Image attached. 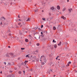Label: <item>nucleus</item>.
I'll return each instance as SVG.
<instances>
[{"label": "nucleus", "mask_w": 77, "mask_h": 77, "mask_svg": "<svg viewBox=\"0 0 77 77\" xmlns=\"http://www.w3.org/2000/svg\"><path fill=\"white\" fill-rule=\"evenodd\" d=\"M40 59V61H41L42 65H44L45 64L43 62V60H44V62H45V63L47 62V60H46V58H45V57L44 56H41Z\"/></svg>", "instance_id": "obj_1"}, {"label": "nucleus", "mask_w": 77, "mask_h": 77, "mask_svg": "<svg viewBox=\"0 0 77 77\" xmlns=\"http://www.w3.org/2000/svg\"><path fill=\"white\" fill-rule=\"evenodd\" d=\"M61 44H62V42H60V43L58 44V45H61Z\"/></svg>", "instance_id": "obj_7"}, {"label": "nucleus", "mask_w": 77, "mask_h": 77, "mask_svg": "<svg viewBox=\"0 0 77 77\" xmlns=\"http://www.w3.org/2000/svg\"><path fill=\"white\" fill-rule=\"evenodd\" d=\"M47 74H50V71H48L47 72Z\"/></svg>", "instance_id": "obj_24"}, {"label": "nucleus", "mask_w": 77, "mask_h": 77, "mask_svg": "<svg viewBox=\"0 0 77 77\" xmlns=\"http://www.w3.org/2000/svg\"><path fill=\"white\" fill-rule=\"evenodd\" d=\"M59 57V56H58V57Z\"/></svg>", "instance_id": "obj_50"}, {"label": "nucleus", "mask_w": 77, "mask_h": 77, "mask_svg": "<svg viewBox=\"0 0 77 77\" xmlns=\"http://www.w3.org/2000/svg\"><path fill=\"white\" fill-rule=\"evenodd\" d=\"M28 62V61H25V62H24L25 65H26V63H27V62Z\"/></svg>", "instance_id": "obj_17"}, {"label": "nucleus", "mask_w": 77, "mask_h": 77, "mask_svg": "<svg viewBox=\"0 0 77 77\" xmlns=\"http://www.w3.org/2000/svg\"><path fill=\"white\" fill-rule=\"evenodd\" d=\"M51 10H52V11H53L54 9V7H52L51 8Z\"/></svg>", "instance_id": "obj_4"}, {"label": "nucleus", "mask_w": 77, "mask_h": 77, "mask_svg": "<svg viewBox=\"0 0 77 77\" xmlns=\"http://www.w3.org/2000/svg\"><path fill=\"white\" fill-rule=\"evenodd\" d=\"M32 60H36V57L34 56L32 58Z\"/></svg>", "instance_id": "obj_5"}, {"label": "nucleus", "mask_w": 77, "mask_h": 77, "mask_svg": "<svg viewBox=\"0 0 77 77\" xmlns=\"http://www.w3.org/2000/svg\"><path fill=\"white\" fill-rule=\"evenodd\" d=\"M41 38L42 39V38H43L44 37V35H41Z\"/></svg>", "instance_id": "obj_21"}, {"label": "nucleus", "mask_w": 77, "mask_h": 77, "mask_svg": "<svg viewBox=\"0 0 77 77\" xmlns=\"http://www.w3.org/2000/svg\"><path fill=\"white\" fill-rule=\"evenodd\" d=\"M30 21V20L29 18H28L27 20H26V21Z\"/></svg>", "instance_id": "obj_18"}, {"label": "nucleus", "mask_w": 77, "mask_h": 77, "mask_svg": "<svg viewBox=\"0 0 77 77\" xmlns=\"http://www.w3.org/2000/svg\"><path fill=\"white\" fill-rule=\"evenodd\" d=\"M55 76H56V75H54V77H55Z\"/></svg>", "instance_id": "obj_40"}, {"label": "nucleus", "mask_w": 77, "mask_h": 77, "mask_svg": "<svg viewBox=\"0 0 77 77\" xmlns=\"http://www.w3.org/2000/svg\"><path fill=\"white\" fill-rule=\"evenodd\" d=\"M58 12H59V11H58Z\"/></svg>", "instance_id": "obj_55"}, {"label": "nucleus", "mask_w": 77, "mask_h": 77, "mask_svg": "<svg viewBox=\"0 0 77 77\" xmlns=\"http://www.w3.org/2000/svg\"><path fill=\"white\" fill-rule=\"evenodd\" d=\"M23 72L24 73H24H25V71H23Z\"/></svg>", "instance_id": "obj_33"}, {"label": "nucleus", "mask_w": 77, "mask_h": 77, "mask_svg": "<svg viewBox=\"0 0 77 77\" xmlns=\"http://www.w3.org/2000/svg\"><path fill=\"white\" fill-rule=\"evenodd\" d=\"M72 11V8H71L70 9H69V12H71V11Z\"/></svg>", "instance_id": "obj_14"}, {"label": "nucleus", "mask_w": 77, "mask_h": 77, "mask_svg": "<svg viewBox=\"0 0 77 77\" xmlns=\"http://www.w3.org/2000/svg\"><path fill=\"white\" fill-rule=\"evenodd\" d=\"M60 14H61V12H60Z\"/></svg>", "instance_id": "obj_51"}, {"label": "nucleus", "mask_w": 77, "mask_h": 77, "mask_svg": "<svg viewBox=\"0 0 77 77\" xmlns=\"http://www.w3.org/2000/svg\"><path fill=\"white\" fill-rule=\"evenodd\" d=\"M10 54L12 56H14V54L13 53H10Z\"/></svg>", "instance_id": "obj_6"}, {"label": "nucleus", "mask_w": 77, "mask_h": 77, "mask_svg": "<svg viewBox=\"0 0 77 77\" xmlns=\"http://www.w3.org/2000/svg\"><path fill=\"white\" fill-rule=\"evenodd\" d=\"M28 55H30V54H29Z\"/></svg>", "instance_id": "obj_53"}, {"label": "nucleus", "mask_w": 77, "mask_h": 77, "mask_svg": "<svg viewBox=\"0 0 77 77\" xmlns=\"http://www.w3.org/2000/svg\"><path fill=\"white\" fill-rule=\"evenodd\" d=\"M67 0V2H69V0Z\"/></svg>", "instance_id": "obj_42"}, {"label": "nucleus", "mask_w": 77, "mask_h": 77, "mask_svg": "<svg viewBox=\"0 0 77 77\" xmlns=\"http://www.w3.org/2000/svg\"><path fill=\"white\" fill-rule=\"evenodd\" d=\"M53 30H55L56 29V28L55 27V26H54L53 28Z\"/></svg>", "instance_id": "obj_11"}, {"label": "nucleus", "mask_w": 77, "mask_h": 77, "mask_svg": "<svg viewBox=\"0 0 77 77\" xmlns=\"http://www.w3.org/2000/svg\"><path fill=\"white\" fill-rule=\"evenodd\" d=\"M18 18H20V16H19V15H18Z\"/></svg>", "instance_id": "obj_37"}, {"label": "nucleus", "mask_w": 77, "mask_h": 77, "mask_svg": "<svg viewBox=\"0 0 77 77\" xmlns=\"http://www.w3.org/2000/svg\"><path fill=\"white\" fill-rule=\"evenodd\" d=\"M65 10H66V8H64L63 9H62V11H65Z\"/></svg>", "instance_id": "obj_10"}, {"label": "nucleus", "mask_w": 77, "mask_h": 77, "mask_svg": "<svg viewBox=\"0 0 77 77\" xmlns=\"http://www.w3.org/2000/svg\"><path fill=\"white\" fill-rule=\"evenodd\" d=\"M25 41L26 42H27L29 41V40H28V39H26L25 40Z\"/></svg>", "instance_id": "obj_8"}, {"label": "nucleus", "mask_w": 77, "mask_h": 77, "mask_svg": "<svg viewBox=\"0 0 77 77\" xmlns=\"http://www.w3.org/2000/svg\"><path fill=\"white\" fill-rule=\"evenodd\" d=\"M41 34L42 35H43V33H42V32H41Z\"/></svg>", "instance_id": "obj_32"}, {"label": "nucleus", "mask_w": 77, "mask_h": 77, "mask_svg": "<svg viewBox=\"0 0 77 77\" xmlns=\"http://www.w3.org/2000/svg\"><path fill=\"white\" fill-rule=\"evenodd\" d=\"M39 39L40 38V35H39Z\"/></svg>", "instance_id": "obj_44"}, {"label": "nucleus", "mask_w": 77, "mask_h": 77, "mask_svg": "<svg viewBox=\"0 0 77 77\" xmlns=\"http://www.w3.org/2000/svg\"><path fill=\"white\" fill-rule=\"evenodd\" d=\"M29 77H31V76H30Z\"/></svg>", "instance_id": "obj_54"}, {"label": "nucleus", "mask_w": 77, "mask_h": 77, "mask_svg": "<svg viewBox=\"0 0 77 77\" xmlns=\"http://www.w3.org/2000/svg\"><path fill=\"white\" fill-rule=\"evenodd\" d=\"M42 12H44V10H42Z\"/></svg>", "instance_id": "obj_35"}, {"label": "nucleus", "mask_w": 77, "mask_h": 77, "mask_svg": "<svg viewBox=\"0 0 77 77\" xmlns=\"http://www.w3.org/2000/svg\"><path fill=\"white\" fill-rule=\"evenodd\" d=\"M36 4L35 5V6H36Z\"/></svg>", "instance_id": "obj_47"}, {"label": "nucleus", "mask_w": 77, "mask_h": 77, "mask_svg": "<svg viewBox=\"0 0 77 77\" xmlns=\"http://www.w3.org/2000/svg\"><path fill=\"white\" fill-rule=\"evenodd\" d=\"M4 63L5 64V65H6V62H4Z\"/></svg>", "instance_id": "obj_31"}, {"label": "nucleus", "mask_w": 77, "mask_h": 77, "mask_svg": "<svg viewBox=\"0 0 77 77\" xmlns=\"http://www.w3.org/2000/svg\"><path fill=\"white\" fill-rule=\"evenodd\" d=\"M18 25H20V24H21V23H18Z\"/></svg>", "instance_id": "obj_29"}, {"label": "nucleus", "mask_w": 77, "mask_h": 77, "mask_svg": "<svg viewBox=\"0 0 77 77\" xmlns=\"http://www.w3.org/2000/svg\"><path fill=\"white\" fill-rule=\"evenodd\" d=\"M19 74H21V72L20 71L19 72Z\"/></svg>", "instance_id": "obj_23"}, {"label": "nucleus", "mask_w": 77, "mask_h": 77, "mask_svg": "<svg viewBox=\"0 0 77 77\" xmlns=\"http://www.w3.org/2000/svg\"><path fill=\"white\" fill-rule=\"evenodd\" d=\"M54 47L55 48H56L57 47V45H56V44L55 45H54Z\"/></svg>", "instance_id": "obj_20"}, {"label": "nucleus", "mask_w": 77, "mask_h": 77, "mask_svg": "<svg viewBox=\"0 0 77 77\" xmlns=\"http://www.w3.org/2000/svg\"><path fill=\"white\" fill-rule=\"evenodd\" d=\"M51 71L52 72H53V71H52V70H50L49 71Z\"/></svg>", "instance_id": "obj_36"}, {"label": "nucleus", "mask_w": 77, "mask_h": 77, "mask_svg": "<svg viewBox=\"0 0 77 77\" xmlns=\"http://www.w3.org/2000/svg\"><path fill=\"white\" fill-rule=\"evenodd\" d=\"M42 20H43V21H46V20H45V18H42Z\"/></svg>", "instance_id": "obj_12"}, {"label": "nucleus", "mask_w": 77, "mask_h": 77, "mask_svg": "<svg viewBox=\"0 0 77 77\" xmlns=\"http://www.w3.org/2000/svg\"><path fill=\"white\" fill-rule=\"evenodd\" d=\"M9 36H11V34H9Z\"/></svg>", "instance_id": "obj_39"}, {"label": "nucleus", "mask_w": 77, "mask_h": 77, "mask_svg": "<svg viewBox=\"0 0 77 77\" xmlns=\"http://www.w3.org/2000/svg\"><path fill=\"white\" fill-rule=\"evenodd\" d=\"M19 21H21V20L20 19H19Z\"/></svg>", "instance_id": "obj_43"}, {"label": "nucleus", "mask_w": 77, "mask_h": 77, "mask_svg": "<svg viewBox=\"0 0 77 77\" xmlns=\"http://www.w3.org/2000/svg\"><path fill=\"white\" fill-rule=\"evenodd\" d=\"M57 9H58V10H59V9H60V6L58 5L57 6Z\"/></svg>", "instance_id": "obj_2"}, {"label": "nucleus", "mask_w": 77, "mask_h": 77, "mask_svg": "<svg viewBox=\"0 0 77 77\" xmlns=\"http://www.w3.org/2000/svg\"><path fill=\"white\" fill-rule=\"evenodd\" d=\"M38 9H36L35 11V12H38Z\"/></svg>", "instance_id": "obj_15"}, {"label": "nucleus", "mask_w": 77, "mask_h": 77, "mask_svg": "<svg viewBox=\"0 0 77 77\" xmlns=\"http://www.w3.org/2000/svg\"><path fill=\"white\" fill-rule=\"evenodd\" d=\"M25 57H29V55H27Z\"/></svg>", "instance_id": "obj_19"}, {"label": "nucleus", "mask_w": 77, "mask_h": 77, "mask_svg": "<svg viewBox=\"0 0 77 77\" xmlns=\"http://www.w3.org/2000/svg\"><path fill=\"white\" fill-rule=\"evenodd\" d=\"M1 73H2V72H1Z\"/></svg>", "instance_id": "obj_48"}, {"label": "nucleus", "mask_w": 77, "mask_h": 77, "mask_svg": "<svg viewBox=\"0 0 77 77\" xmlns=\"http://www.w3.org/2000/svg\"><path fill=\"white\" fill-rule=\"evenodd\" d=\"M10 72L12 73V72H13V71H12V70H10Z\"/></svg>", "instance_id": "obj_27"}, {"label": "nucleus", "mask_w": 77, "mask_h": 77, "mask_svg": "<svg viewBox=\"0 0 77 77\" xmlns=\"http://www.w3.org/2000/svg\"><path fill=\"white\" fill-rule=\"evenodd\" d=\"M14 69H15V70H17V68H15Z\"/></svg>", "instance_id": "obj_34"}, {"label": "nucleus", "mask_w": 77, "mask_h": 77, "mask_svg": "<svg viewBox=\"0 0 77 77\" xmlns=\"http://www.w3.org/2000/svg\"><path fill=\"white\" fill-rule=\"evenodd\" d=\"M71 62L69 61L67 65V66H69V64H71Z\"/></svg>", "instance_id": "obj_9"}, {"label": "nucleus", "mask_w": 77, "mask_h": 77, "mask_svg": "<svg viewBox=\"0 0 77 77\" xmlns=\"http://www.w3.org/2000/svg\"><path fill=\"white\" fill-rule=\"evenodd\" d=\"M1 24H2V23L1 22Z\"/></svg>", "instance_id": "obj_45"}, {"label": "nucleus", "mask_w": 77, "mask_h": 77, "mask_svg": "<svg viewBox=\"0 0 77 77\" xmlns=\"http://www.w3.org/2000/svg\"><path fill=\"white\" fill-rule=\"evenodd\" d=\"M2 20H5V18H4V17H2Z\"/></svg>", "instance_id": "obj_26"}, {"label": "nucleus", "mask_w": 77, "mask_h": 77, "mask_svg": "<svg viewBox=\"0 0 77 77\" xmlns=\"http://www.w3.org/2000/svg\"><path fill=\"white\" fill-rule=\"evenodd\" d=\"M8 48H11V47H10V46H8Z\"/></svg>", "instance_id": "obj_38"}, {"label": "nucleus", "mask_w": 77, "mask_h": 77, "mask_svg": "<svg viewBox=\"0 0 77 77\" xmlns=\"http://www.w3.org/2000/svg\"><path fill=\"white\" fill-rule=\"evenodd\" d=\"M12 3H11V5H12Z\"/></svg>", "instance_id": "obj_49"}, {"label": "nucleus", "mask_w": 77, "mask_h": 77, "mask_svg": "<svg viewBox=\"0 0 77 77\" xmlns=\"http://www.w3.org/2000/svg\"><path fill=\"white\" fill-rule=\"evenodd\" d=\"M61 18H63V19H64V20H66V18L63 16H61Z\"/></svg>", "instance_id": "obj_3"}, {"label": "nucleus", "mask_w": 77, "mask_h": 77, "mask_svg": "<svg viewBox=\"0 0 77 77\" xmlns=\"http://www.w3.org/2000/svg\"><path fill=\"white\" fill-rule=\"evenodd\" d=\"M8 65H12V64H11V63H8Z\"/></svg>", "instance_id": "obj_13"}, {"label": "nucleus", "mask_w": 77, "mask_h": 77, "mask_svg": "<svg viewBox=\"0 0 77 77\" xmlns=\"http://www.w3.org/2000/svg\"><path fill=\"white\" fill-rule=\"evenodd\" d=\"M37 28H35V30H36V29H37Z\"/></svg>", "instance_id": "obj_46"}, {"label": "nucleus", "mask_w": 77, "mask_h": 77, "mask_svg": "<svg viewBox=\"0 0 77 77\" xmlns=\"http://www.w3.org/2000/svg\"><path fill=\"white\" fill-rule=\"evenodd\" d=\"M56 59L57 60V57L56 58Z\"/></svg>", "instance_id": "obj_41"}, {"label": "nucleus", "mask_w": 77, "mask_h": 77, "mask_svg": "<svg viewBox=\"0 0 77 77\" xmlns=\"http://www.w3.org/2000/svg\"><path fill=\"white\" fill-rule=\"evenodd\" d=\"M41 28H42V27H43V25H42V26H41Z\"/></svg>", "instance_id": "obj_30"}, {"label": "nucleus", "mask_w": 77, "mask_h": 77, "mask_svg": "<svg viewBox=\"0 0 77 77\" xmlns=\"http://www.w3.org/2000/svg\"><path fill=\"white\" fill-rule=\"evenodd\" d=\"M77 72V71L76 72Z\"/></svg>", "instance_id": "obj_52"}, {"label": "nucleus", "mask_w": 77, "mask_h": 77, "mask_svg": "<svg viewBox=\"0 0 77 77\" xmlns=\"http://www.w3.org/2000/svg\"><path fill=\"white\" fill-rule=\"evenodd\" d=\"M36 45L37 46H39V43H37L36 44Z\"/></svg>", "instance_id": "obj_25"}, {"label": "nucleus", "mask_w": 77, "mask_h": 77, "mask_svg": "<svg viewBox=\"0 0 77 77\" xmlns=\"http://www.w3.org/2000/svg\"><path fill=\"white\" fill-rule=\"evenodd\" d=\"M24 49H25V48H21V50H24Z\"/></svg>", "instance_id": "obj_28"}, {"label": "nucleus", "mask_w": 77, "mask_h": 77, "mask_svg": "<svg viewBox=\"0 0 77 77\" xmlns=\"http://www.w3.org/2000/svg\"><path fill=\"white\" fill-rule=\"evenodd\" d=\"M6 56L7 57H10V56H9V55L8 54H6Z\"/></svg>", "instance_id": "obj_16"}, {"label": "nucleus", "mask_w": 77, "mask_h": 77, "mask_svg": "<svg viewBox=\"0 0 77 77\" xmlns=\"http://www.w3.org/2000/svg\"><path fill=\"white\" fill-rule=\"evenodd\" d=\"M56 41H55V40L54 39L53 40V42H55V43H56Z\"/></svg>", "instance_id": "obj_22"}]
</instances>
